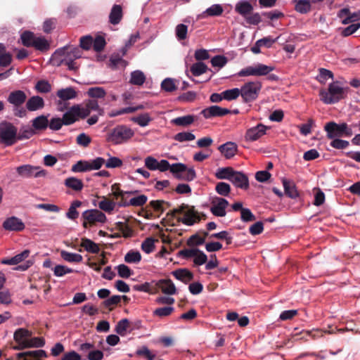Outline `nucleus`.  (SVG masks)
<instances>
[{
    "label": "nucleus",
    "instance_id": "obj_36",
    "mask_svg": "<svg viewBox=\"0 0 360 360\" xmlns=\"http://www.w3.org/2000/svg\"><path fill=\"white\" fill-rule=\"evenodd\" d=\"M324 333L332 334L334 333V330H321V329H312L311 330H302V334L308 335L312 340H316L323 336Z\"/></svg>",
    "mask_w": 360,
    "mask_h": 360
},
{
    "label": "nucleus",
    "instance_id": "obj_23",
    "mask_svg": "<svg viewBox=\"0 0 360 360\" xmlns=\"http://www.w3.org/2000/svg\"><path fill=\"white\" fill-rule=\"evenodd\" d=\"M48 115H41L32 120V127L36 131H44L48 128L49 120Z\"/></svg>",
    "mask_w": 360,
    "mask_h": 360
},
{
    "label": "nucleus",
    "instance_id": "obj_63",
    "mask_svg": "<svg viewBox=\"0 0 360 360\" xmlns=\"http://www.w3.org/2000/svg\"><path fill=\"white\" fill-rule=\"evenodd\" d=\"M91 142V138L85 133L79 134L76 138V143L82 147H88Z\"/></svg>",
    "mask_w": 360,
    "mask_h": 360
},
{
    "label": "nucleus",
    "instance_id": "obj_39",
    "mask_svg": "<svg viewBox=\"0 0 360 360\" xmlns=\"http://www.w3.org/2000/svg\"><path fill=\"white\" fill-rule=\"evenodd\" d=\"M295 9L300 13H307L311 9L309 0H295Z\"/></svg>",
    "mask_w": 360,
    "mask_h": 360
},
{
    "label": "nucleus",
    "instance_id": "obj_45",
    "mask_svg": "<svg viewBox=\"0 0 360 360\" xmlns=\"http://www.w3.org/2000/svg\"><path fill=\"white\" fill-rule=\"evenodd\" d=\"M111 191L112 192L113 196L117 199L120 197H123L125 194L129 195H134L139 193V191H124L120 188L119 184H114L111 186Z\"/></svg>",
    "mask_w": 360,
    "mask_h": 360
},
{
    "label": "nucleus",
    "instance_id": "obj_41",
    "mask_svg": "<svg viewBox=\"0 0 360 360\" xmlns=\"http://www.w3.org/2000/svg\"><path fill=\"white\" fill-rule=\"evenodd\" d=\"M131 120L141 127H146L152 121V118L148 113H143L131 117Z\"/></svg>",
    "mask_w": 360,
    "mask_h": 360
},
{
    "label": "nucleus",
    "instance_id": "obj_43",
    "mask_svg": "<svg viewBox=\"0 0 360 360\" xmlns=\"http://www.w3.org/2000/svg\"><path fill=\"white\" fill-rule=\"evenodd\" d=\"M255 76H264L267 75L274 68V67L269 66L262 63H257L254 65Z\"/></svg>",
    "mask_w": 360,
    "mask_h": 360
},
{
    "label": "nucleus",
    "instance_id": "obj_7",
    "mask_svg": "<svg viewBox=\"0 0 360 360\" xmlns=\"http://www.w3.org/2000/svg\"><path fill=\"white\" fill-rule=\"evenodd\" d=\"M134 135V131L127 125H117L108 134V140L114 144H122L128 141Z\"/></svg>",
    "mask_w": 360,
    "mask_h": 360
},
{
    "label": "nucleus",
    "instance_id": "obj_17",
    "mask_svg": "<svg viewBox=\"0 0 360 360\" xmlns=\"http://www.w3.org/2000/svg\"><path fill=\"white\" fill-rule=\"evenodd\" d=\"M266 127L259 124L256 127L248 129L246 131L245 139L249 141H255L265 134Z\"/></svg>",
    "mask_w": 360,
    "mask_h": 360
},
{
    "label": "nucleus",
    "instance_id": "obj_18",
    "mask_svg": "<svg viewBox=\"0 0 360 360\" xmlns=\"http://www.w3.org/2000/svg\"><path fill=\"white\" fill-rule=\"evenodd\" d=\"M230 181L237 188L244 190L249 188L248 177L243 172L235 171Z\"/></svg>",
    "mask_w": 360,
    "mask_h": 360
},
{
    "label": "nucleus",
    "instance_id": "obj_57",
    "mask_svg": "<svg viewBox=\"0 0 360 360\" xmlns=\"http://www.w3.org/2000/svg\"><path fill=\"white\" fill-rule=\"evenodd\" d=\"M85 105L87 106L90 112L92 110L98 112V115H103L104 114L103 108H101L98 105V101L96 99L88 100Z\"/></svg>",
    "mask_w": 360,
    "mask_h": 360
},
{
    "label": "nucleus",
    "instance_id": "obj_34",
    "mask_svg": "<svg viewBox=\"0 0 360 360\" xmlns=\"http://www.w3.org/2000/svg\"><path fill=\"white\" fill-rule=\"evenodd\" d=\"M60 257L68 262L79 263L82 261L83 257L77 253L69 252L66 250L60 251Z\"/></svg>",
    "mask_w": 360,
    "mask_h": 360
},
{
    "label": "nucleus",
    "instance_id": "obj_6",
    "mask_svg": "<svg viewBox=\"0 0 360 360\" xmlns=\"http://www.w3.org/2000/svg\"><path fill=\"white\" fill-rule=\"evenodd\" d=\"M324 130L329 139L342 136L350 137L353 134L352 128L345 122L341 124H337L335 122H327L324 126Z\"/></svg>",
    "mask_w": 360,
    "mask_h": 360
},
{
    "label": "nucleus",
    "instance_id": "obj_31",
    "mask_svg": "<svg viewBox=\"0 0 360 360\" xmlns=\"http://www.w3.org/2000/svg\"><path fill=\"white\" fill-rule=\"evenodd\" d=\"M57 96L62 101H68L77 96V92L73 87L61 89L57 91Z\"/></svg>",
    "mask_w": 360,
    "mask_h": 360
},
{
    "label": "nucleus",
    "instance_id": "obj_16",
    "mask_svg": "<svg viewBox=\"0 0 360 360\" xmlns=\"http://www.w3.org/2000/svg\"><path fill=\"white\" fill-rule=\"evenodd\" d=\"M67 50L68 46H66L55 51L51 57L50 63L57 67L65 65L68 58Z\"/></svg>",
    "mask_w": 360,
    "mask_h": 360
},
{
    "label": "nucleus",
    "instance_id": "obj_42",
    "mask_svg": "<svg viewBox=\"0 0 360 360\" xmlns=\"http://www.w3.org/2000/svg\"><path fill=\"white\" fill-rule=\"evenodd\" d=\"M81 205L82 202L79 200L73 201L66 213L67 217L72 220L77 219L79 217V212L77 211V208L80 207Z\"/></svg>",
    "mask_w": 360,
    "mask_h": 360
},
{
    "label": "nucleus",
    "instance_id": "obj_8",
    "mask_svg": "<svg viewBox=\"0 0 360 360\" xmlns=\"http://www.w3.org/2000/svg\"><path fill=\"white\" fill-rule=\"evenodd\" d=\"M262 83L259 81L249 82L240 89V95L245 103L256 100L262 89Z\"/></svg>",
    "mask_w": 360,
    "mask_h": 360
},
{
    "label": "nucleus",
    "instance_id": "obj_55",
    "mask_svg": "<svg viewBox=\"0 0 360 360\" xmlns=\"http://www.w3.org/2000/svg\"><path fill=\"white\" fill-rule=\"evenodd\" d=\"M215 191L222 196H228L231 192V186L227 183L219 182L215 186Z\"/></svg>",
    "mask_w": 360,
    "mask_h": 360
},
{
    "label": "nucleus",
    "instance_id": "obj_38",
    "mask_svg": "<svg viewBox=\"0 0 360 360\" xmlns=\"http://www.w3.org/2000/svg\"><path fill=\"white\" fill-rule=\"evenodd\" d=\"M122 18V8L120 5H114L111 9L109 19L110 22H120Z\"/></svg>",
    "mask_w": 360,
    "mask_h": 360
},
{
    "label": "nucleus",
    "instance_id": "obj_9",
    "mask_svg": "<svg viewBox=\"0 0 360 360\" xmlns=\"http://www.w3.org/2000/svg\"><path fill=\"white\" fill-rule=\"evenodd\" d=\"M82 217L84 219L82 225L86 229L88 228V225L94 226L98 222L105 223L107 219L105 214L97 209L84 211Z\"/></svg>",
    "mask_w": 360,
    "mask_h": 360
},
{
    "label": "nucleus",
    "instance_id": "obj_5",
    "mask_svg": "<svg viewBox=\"0 0 360 360\" xmlns=\"http://www.w3.org/2000/svg\"><path fill=\"white\" fill-rule=\"evenodd\" d=\"M27 96L23 91L16 90L11 92L7 101L12 104L13 115L18 117H24L27 115V110L22 105L26 101Z\"/></svg>",
    "mask_w": 360,
    "mask_h": 360
},
{
    "label": "nucleus",
    "instance_id": "obj_13",
    "mask_svg": "<svg viewBox=\"0 0 360 360\" xmlns=\"http://www.w3.org/2000/svg\"><path fill=\"white\" fill-rule=\"evenodd\" d=\"M231 113V110L218 105H212L203 109L200 114L205 119H211L216 117H223Z\"/></svg>",
    "mask_w": 360,
    "mask_h": 360
},
{
    "label": "nucleus",
    "instance_id": "obj_60",
    "mask_svg": "<svg viewBox=\"0 0 360 360\" xmlns=\"http://www.w3.org/2000/svg\"><path fill=\"white\" fill-rule=\"evenodd\" d=\"M196 177V173L193 168H187L182 174L178 175V179H181L187 181H191L195 179Z\"/></svg>",
    "mask_w": 360,
    "mask_h": 360
},
{
    "label": "nucleus",
    "instance_id": "obj_53",
    "mask_svg": "<svg viewBox=\"0 0 360 360\" xmlns=\"http://www.w3.org/2000/svg\"><path fill=\"white\" fill-rule=\"evenodd\" d=\"M116 228L122 232V236L129 238L132 236L133 231L125 222L118 221L115 224Z\"/></svg>",
    "mask_w": 360,
    "mask_h": 360
},
{
    "label": "nucleus",
    "instance_id": "obj_10",
    "mask_svg": "<svg viewBox=\"0 0 360 360\" xmlns=\"http://www.w3.org/2000/svg\"><path fill=\"white\" fill-rule=\"evenodd\" d=\"M37 166L30 165H23L16 168L17 173L23 178L41 177L45 176L47 172L44 169H39Z\"/></svg>",
    "mask_w": 360,
    "mask_h": 360
},
{
    "label": "nucleus",
    "instance_id": "obj_20",
    "mask_svg": "<svg viewBox=\"0 0 360 360\" xmlns=\"http://www.w3.org/2000/svg\"><path fill=\"white\" fill-rule=\"evenodd\" d=\"M172 275L181 282L187 284L193 280V274L187 269H178L172 272Z\"/></svg>",
    "mask_w": 360,
    "mask_h": 360
},
{
    "label": "nucleus",
    "instance_id": "obj_25",
    "mask_svg": "<svg viewBox=\"0 0 360 360\" xmlns=\"http://www.w3.org/2000/svg\"><path fill=\"white\" fill-rule=\"evenodd\" d=\"M285 193L290 198H296L299 196V193L297 190L296 186L292 181L286 179H282Z\"/></svg>",
    "mask_w": 360,
    "mask_h": 360
},
{
    "label": "nucleus",
    "instance_id": "obj_37",
    "mask_svg": "<svg viewBox=\"0 0 360 360\" xmlns=\"http://www.w3.org/2000/svg\"><path fill=\"white\" fill-rule=\"evenodd\" d=\"M146 81V76L141 70H135L131 73L129 82L131 84L141 86Z\"/></svg>",
    "mask_w": 360,
    "mask_h": 360
},
{
    "label": "nucleus",
    "instance_id": "obj_24",
    "mask_svg": "<svg viewBox=\"0 0 360 360\" xmlns=\"http://www.w3.org/2000/svg\"><path fill=\"white\" fill-rule=\"evenodd\" d=\"M44 107V99L39 96H34L30 98L26 103V108L29 111H35L42 109Z\"/></svg>",
    "mask_w": 360,
    "mask_h": 360
},
{
    "label": "nucleus",
    "instance_id": "obj_11",
    "mask_svg": "<svg viewBox=\"0 0 360 360\" xmlns=\"http://www.w3.org/2000/svg\"><path fill=\"white\" fill-rule=\"evenodd\" d=\"M284 18V14L278 11H271L269 12H264L262 14L259 13H253L248 22H261L262 21L269 20L271 21L281 20Z\"/></svg>",
    "mask_w": 360,
    "mask_h": 360
},
{
    "label": "nucleus",
    "instance_id": "obj_64",
    "mask_svg": "<svg viewBox=\"0 0 360 360\" xmlns=\"http://www.w3.org/2000/svg\"><path fill=\"white\" fill-rule=\"evenodd\" d=\"M105 40L102 36H97L94 39H93V49L96 52H100L103 50L105 46Z\"/></svg>",
    "mask_w": 360,
    "mask_h": 360
},
{
    "label": "nucleus",
    "instance_id": "obj_30",
    "mask_svg": "<svg viewBox=\"0 0 360 360\" xmlns=\"http://www.w3.org/2000/svg\"><path fill=\"white\" fill-rule=\"evenodd\" d=\"M80 246L90 253L97 254L100 251L98 244L86 238H82Z\"/></svg>",
    "mask_w": 360,
    "mask_h": 360
},
{
    "label": "nucleus",
    "instance_id": "obj_3",
    "mask_svg": "<svg viewBox=\"0 0 360 360\" xmlns=\"http://www.w3.org/2000/svg\"><path fill=\"white\" fill-rule=\"evenodd\" d=\"M319 96L324 103L333 104L344 98L345 89L339 85L338 82H334L328 85V90L321 89Z\"/></svg>",
    "mask_w": 360,
    "mask_h": 360
},
{
    "label": "nucleus",
    "instance_id": "obj_35",
    "mask_svg": "<svg viewBox=\"0 0 360 360\" xmlns=\"http://www.w3.org/2000/svg\"><path fill=\"white\" fill-rule=\"evenodd\" d=\"M36 134L35 130L33 127L27 126L22 127L20 131L17 132V142L23 139H28Z\"/></svg>",
    "mask_w": 360,
    "mask_h": 360
},
{
    "label": "nucleus",
    "instance_id": "obj_40",
    "mask_svg": "<svg viewBox=\"0 0 360 360\" xmlns=\"http://www.w3.org/2000/svg\"><path fill=\"white\" fill-rule=\"evenodd\" d=\"M65 185L75 191H81L84 186L82 180L75 177H70L66 179L65 181Z\"/></svg>",
    "mask_w": 360,
    "mask_h": 360
},
{
    "label": "nucleus",
    "instance_id": "obj_59",
    "mask_svg": "<svg viewBox=\"0 0 360 360\" xmlns=\"http://www.w3.org/2000/svg\"><path fill=\"white\" fill-rule=\"evenodd\" d=\"M359 27L360 24H350V25L345 28H338V31L340 32L342 37H346L354 33Z\"/></svg>",
    "mask_w": 360,
    "mask_h": 360
},
{
    "label": "nucleus",
    "instance_id": "obj_22",
    "mask_svg": "<svg viewBox=\"0 0 360 360\" xmlns=\"http://www.w3.org/2000/svg\"><path fill=\"white\" fill-rule=\"evenodd\" d=\"M157 286L166 295H174L176 288L170 279H162L157 283Z\"/></svg>",
    "mask_w": 360,
    "mask_h": 360
},
{
    "label": "nucleus",
    "instance_id": "obj_2",
    "mask_svg": "<svg viewBox=\"0 0 360 360\" xmlns=\"http://www.w3.org/2000/svg\"><path fill=\"white\" fill-rule=\"evenodd\" d=\"M22 44L26 47H33L35 50L45 53L50 49V42L44 37H38L30 31H25L20 36Z\"/></svg>",
    "mask_w": 360,
    "mask_h": 360
},
{
    "label": "nucleus",
    "instance_id": "obj_61",
    "mask_svg": "<svg viewBox=\"0 0 360 360\" xmlns=\"http://www.w3.org/2000/svg\"><path fill=\"white\" fill-rule=\"evenodd\" d=\"M148 197L145 195H140L139 196L132 198L129 201V206L141 207L146 203Z\"/></svg>",
    "mask_w": 360,
    "mask_h": 360
},
{
    "label": "nucleus",
    "instance_id": "obj_29",
    "mask_svg": "<svg viewBox=\"0 0 360 360\" xmlns=\"http://www.w3.org/2000/svg\"><path fill=\"white\" fill-rule=\"evenodd\" d=\"M77 109H75L72 105L67 112L63 114L62 119L64 125H71L79 120L77 112L75 111Z\"/></svg>",
    "mask_w": 360,
    "mask_h": 360
},
{
    "label": "nucleus",
    "instance_id": "obj_58",
    "mask_svg": "<svg viewBox=\"0 0 360 360\" xmlns=\"http://www.w3.org/2000/svg\"><path fill=\"white\" fill-rule=\"evenodd\" d=\"M161 88L167 92H172L177 89L174 80L171 78L165 79L161 83Z\"/></svg>",
    "mask_w": 360,
    "mask_h": 360
},
{
    "label": "nucleus",
    "instance_id": "obj_14",
    "mask_svg": "<svg viewBox=\"0 0 360 360\" xmlns=\"http://www.w3.org/2000/svg\"><path fill=\"white\" fill-rule=\"evenodd\" d=\"M210 211L216 217H224L226 214V208L229 205V202L222 198L217 197L212 202Z\"/></svg>",
    "mask_w": 360,
    "mask_h": 360
},
{
    "label": "nucleus",
    "instance_id": "obj_19",
    "mask_svg": "<svg viewBox=\"0 0 360 360\" xmlns=\"http://www.w3.org/2000/svg\"><path fill=\"white\" fill-rule=\"evenodd\" d=\"M218 150L226 159H231L236 154L238 146L235 143L229 141L219 146Z\"/></svg>",
    "mask_w": 360,
    "mask_h": 360
},
{
    "label": "nucleus",
    "instance_id": "obj_56",
    "mask_svg": "<svg viewBox=\"0 0 360 360\" xmlns=\"http://www.w3.org/2000/svg\"><path fill=\"white\" fill-rule=\"evenodd\" d=\"M241 91L238 88L228 89L223 91V97L224 100L233 101L236 100L240 95Z\"/></svg>",
    "mask_w": 360,
    "mask_h": 360
},
{
    "label": "nucleus",
    "instance_id": "obj_15",
    "mask_svg": "<svg viewBox=\"0 0 360 360\" xmlns=\"http://www.w3.org/2000/svg\"><path fill=\"white\" fill-rule=\"evenodd\" d=\"M3 228L9 231H21L25 229V226L22 221L16 217H11L7 218L2 224Z\"/></svg>",
    "mask_w": 360,
    "mask_h": 360
},
{
    "label": "nucleus",
    "instance_id": "obj_44",
    "mask_svg": "<svg viewBox=\"0 0 360 360\" xmlns=\"http://www.w3.org/2000/svg\"><path fill=\"white\" fill-rule=\"evenodd\" d=\"M45 345V340L44 338L41 337H34L29 338V340L27 341V343L26 345H24L23 347H26V349L27 348H33V347H42Z\"/></svg>",
    "mask_w": 360,
    "mask_h": 360
},
{
    "label": "nucleus",
    "instance_id": "obj_62",
    "mask_svg": "<svg viewBox=\"0 0 360 360\" xmlns=\"http://www.w3.org/2000/svg\"><path fill=\"white\" fill-rule=\"evenodd\" d=\"M116 269H117L119 276L121 278H127L133 274V271L125 264H120Z\"/></svg>",
    "mask_w": 360,
    "mask_h": 360
},
{
    "label": "nucleus",
    "instance_id": "obj_1",
    "mask_svg": "<svg viewBox=\"0 0 360 360\" xmlns=\"http://www.w3.org/2000/svg\"><path fill=\"white\" fill-rule=\"evenodd\" d=\"M176 214H184V217L179 218L178 220L188 226H192L201 219L200 216L195 210L194 207H191L186 204H182L179 207L169 211L167 212V217L169 219L174 218Z\"/></svg>",
    "mask_w": 360,
    "mask_h": 360
},
{
    "label": "nucleus",
    "instance_id": "obj_47",
    "mask_svg": "<svg viewBox=\"0 0 360 360\" xmlns=\"http://www.w3.org/2000/svg\"><path fill=\"white\" fill-rule=\"evenodd\" d=\"M87 95L92 98H103L105 96L106 92L103 87H91L86 92Z\"/></svg>",
    "mask_w": 360,
    "mask_h": 360
},
{
    "label": "nucleus",
    "instance_id": "obj_12",
    "mask_svg": "<svg viewBox=\"0 0 360 360\" xmlns=\"http://www.w3.org/2000/svg\"><path fill=\"white\" fill-rule=\"evenodd\" d=\"M32 333L31 331L26 328H18L13 334V339L18 344L13 348L15 350H22L26 349V347H23L24 345L27 343L29 338L32 336Z\"/></svg>",
    "mask_w": 360,
    "mask_h": 360
},
{
    "label": "nucleus",
    "instance_id": "obj_48",
    "mask_svg": "<svg viewBox=\"0 0 360 360\" xmlns=\"http://www.w3.org/2000/svg\"><path fill=\"white\" fill-rule=\"evenodd\" d=\"M72 171L74 172H84L91 171L90 162L86 160H79L72 166Z\"/></svg>",
    "mask_w": 360,
    "mask_h": 360
},
{
    "label": "nucleus",
    "instance_id": "obj_51",
    "mask_svg": "<svg viewBox=\"0 0 360 360\" xmlns=\"http://www.w3.org/2000/svg\"><path fill=\"white\" fill-rule=\"evenodd\" d=\"M173 139L179 142L191 141L195 139V136L191 132L183 131L175 134Z\"/></svg>",
    "mask_w": 360,
    "mask_h": 360
},
{
    "label": "nucleus",
    "instance_id": "obj_21",
    "mask_svg": "<svg viewBox=\"0 0 360 360\" xmlns=\"http://www.w3.org/2000/svg\"><path fill=\"white\" fill-rule=\"evenodd\" d=\"M253 6L249 0H240L235 6V11L238 14L246 17L252 13Z\"/></svg>",
    "mask_w": 360,
    "mask_h": 360
},
{
    "label": "nucleus",
    "instance_id": "obj_54",
    "mask_svg": "<svg viewBox=\"0 0 360 360\" xmlns=\"http://www.w3.org/2000/svg\"><path fill=\"white\" fill-rule=\"evenodd\" d=\"M155 240L153 238H147L141 244V250L147 254H150L155 250Z\"/></svg>",
    "mask_w": 360,
    "mask_h": 360
},
{
    "label": "nucleus",
    "instance_id": "obj_27",
    "mask_svg": "<svg viewBox=\"0 0 360 360\" xmlns=\"http://www.w3.org/2000/svg\"><path fill=\"white\" fill-rule=\"evenodd\" d=\"M223 12V8L220 4H213L210 8H207L204 12L198 16L197 20L205 18L208 16H219Z\"/></svg>",
    "mask_w": 360,
    "mask_h": 360
},
{
    "label": "nucleus",
    "instance_id": "obj_33",
    "mask_svg": "<svg viewBox=\"0 0 360 360\" xmlns=\"http://www.w3.org/2000/svg\"><path fill=\"white\" fill-rule=\"evenodd\" d=\"M235 170L231 167L219 168L216 173L215 176L218 179H227L231 181Z\"/></svg>",
    "mask_w": 360,
    "mask_h": 360
},
{
    "label": "nucleus",
    "instance_id": "obj_46",
    "mask_svg": "<svg viewBox=\"0 0 360 360\" xmlns=\"http://www.w3.org/2000/svg\"><path fill=\"white\" fill-rule=\"evenodd\" d=\"M207 70V66L202 62L195 63L191 67V72L195 77L202 75L206 72Z\"/></svg>",
    "mask_w": 360,
    "mask_h": 360
},
{
    "label": "nucleus",
    "instance_id": "obj_50",
    "mask_svg": "<svg viewBox=\"0 0 360 360\" xmlns=\"http://www.w3.org/2000/svg\"><path fill=\"white\" fill-rule=\"evenodd\" d=\"M166 205L167 207L170 206V203L165 202L164 200H151L149 203V206H150L155 212L162 214L165 211L164 205Z\"/></svg>",
    "mask_w": 360,
    "mask_h": 360
},
{
    "label": "nucleus",
    "instance_id": "obj_26",
    "mask_svg": "<svg viewBox=\"0 0 360 360\" xmlns=\"http://www.w3.org/2000/svg\"><path fill=\"white\" fill-rule=\"evenodd\" d=\"M197 117L193 115H187L182 117H178L171 120V123L176 125L184 127H187L191 125Z\"/></svg>",
    "mask_w": 360,
    "mask_h": 360
},
{
    "label": "nucleus",
    "instance_id": "obj_49",
    "mask_svg": "<svg viewBox=\"0 0 360 360\" xmlns=\"http://www.w3.org/2000/svg\"><path fill=\"white\" fill-rule=\"evenodd\" d=\"M203 234V237H200L198 234H194L191 236L187 240V245L188 246H197L202 245L205 243V237L208 236V233L204 232Z\"/></svg>",
    "mask_w": 360,
    "mask_h": 360
},
{
    "label": "nucleus",
    "instance_id": "obj_4",
    "mask_svg": "<svg viewBox=\"0 0 360 360\" xmlns=\"http://www.w3.org/2000/svg\"><path fill=\"white\" fill-rule=\"evenodd\" d=\"M18 127L6 120L0 122V144L11 146L17 143Z\"/></svg>",
    "mask_w": 360,
    "mask_h": 360
},
{
    "label": "nucleus",
    "instance_id": "obj_52",
    "mask_svg": "<svg viewBox=\"0 0 360 360\" xmlns=\"http://www.w3.org/2000/svg\"><path fill=\"white\" fill-rule=\"evenodd\" d=\"M141 260V255L139 251L130 250L124 256L127 263H139Z\"/></svg>",
    "mask_w": 360,
    "mask_h": 360
},
{
    "label": "nucleus",
    "instance_id": "obj_28",
    "mask_svg": "<svg viewBox=\"0 0 360 360\" xmlns=\"http://www.w3.org/2000/svg\"><path fill=\"white\" fill-rule=\"evenodd\" d=\"M133 329L134 328H131L129 321L127 319H123L117 322L115 331L120 335L124 336L127 331L131 332Z\"/></svg>",
    "mask_w": 360,
    "mask_h": 360
},
{
    "label": "nucleus",
    "instance_id": "obj_32",
    "mask_svg": "<svg viewBox=\"0 0 360 360\" xmlns=\"http://www.w3.org/2000/svg\"><path fill=\"white\" fill-rule=\"evenodd\" d=\"M99 198L102 200L98 204V207L107 213H110L115 209L117 203L115 201L108 199L105 196Z\"/></svg>",
    "mask_w": 360,
    "mask_h": 360
}]
</instances>
